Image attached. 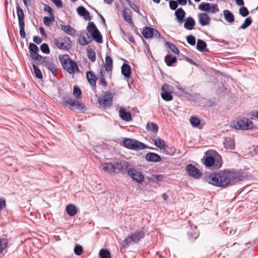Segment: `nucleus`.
<instances>
[{"label": "nucleus", "instance_id": "obj_43", "mask_svg": "<svg viewBox=\"0 0 258 258\" xmlns=\"http://www.w3.org/2000/svg\"><path fill=\"white\" fill-rule=\"evenodd\" d=\"M90 41L91 39H90V37L89 36L88 37V39H86V38L84 36L80 35L79 39V43L82 45H87L89 44Z\"/></svg>", "mask_w": 258, "mask_h": 258}, {"label": "nucleus", "instance_id": "obj_24", "mask_svg": "<svg viewBox=\"0 0 258 258\" xmlns=\"http://www.w3.org/2000/svg\"><path fill=\"white\" fill-rule=\"evenodd\" d=\"M19 25L25 24L24 14L22 9L18 5L16 8Z\"/></svg>", "mask_w": 258, "mask_h": 258}, {"label": "nucleus", "instance_id": "obj_42", "mask_svg": "<svg viewBox=\"0 0 258 258\" xmlns=\"http://www.w3.org/2000/svg\"><path fill=\"white\" fill-rule=\"evenodd\" d=\"M252 23V18L251 17H248L245 19L244 23L241 25L239 29H245L247 28L249 26L251 25Z\"/></svg>", "mask_w": 258, "mask_h": 258}, {"label": "nucleus", "instance_id": "obj_50", "mask_svg": "<svg viewBox=\"0 0 258 258\" xmlns=\"http://www.w3.org/2000/svg\"><path fill=\"white\" fill-rule=\"evenodd\" d=\"M190 123L194 126H197L200 123V120L196 117H191L190 119Z\"/></svg>", "mask_w": 258, "mask_h": 258}, {"label": "nucleus", "instance_id": "obj_40", "mask_svg": "<svg viewBox=\"0 0 258 258\" xmlns=\"http://www.w3.org/2000/svg\"><path fill=\"white\" fill-rule=\"evenodd\" d=\"M87 56L88 58L92 61H95L96 60V54L95 51L94 49L90 48L89 49H87Z\"/></svg>", "mask_w": 258, "mask_h": 258}, {"label": "nucleus", "instance_id": "obj_63", "mask_svg": "<svg viewBox=\"0 0 258 258\" xmlns=\"http://www.w3.org/2000/svg\"><path fill=\"white\" fill-rule=\"evenodd\" d=\"M134 11L137 13H140V10L138 6H137L136 4H134L133 6H131V7Z\"/></svg>", "mask_w": 258, "mask_h": 258}, {"label": "nucleus", "instance_id": "obj_37", "mask_svg": "<svg viewBox=\"0 0 258 258\" xmlns=\"http://www.w3.org/2000/svg\"><path fill=\"white\" fill-rule=\"evenodd\" d=\"M146 128L154 133H157L158 131V126L155 122H148L147 124Z\"/></svg>", "mask_w": 258, "mask_h": 258}, {"label": "nucleus", "instance_id": "obj_47", "mask_svg": "<svg viewBox=\"0 0 258 258\" xmlns=\"http://www.w3.org/2000/svg\"><path fill=\"white\" fill-rule=\"evenodd\" d=\"M104 70H101L100 72V78L99 81V84L104 87L107 86V83L105 81L104 76L103 75Z\"/></svg>", "mask_w": 258, "mask_h": 258}, {"label": "nucleus", "instance_id": "obj_53", "mask_svg": "<svg viewBox=\"0 0 258 258\" xmlns=\"http://www.w3.org/2000/svg\"><path fill=\"white\" fill-rule=\"evenodd\" d=\"M186 40L190 45H195L196 44V38L193 35H188L186 37Z\"/></svg>", "mask_w": 258, "mask_h": 258}, {"label": "nucleus", "instance_id": "obj_30", "mask_svg": "<svg viewBox=\"0 0 258 258\" xmlns=\"http://www.w3.org/2000/svg\"><path fill=\"white\" fill-rule=\"evenodd\" d=\"M43 66L46 67L53 74H54L57 70V66L55 63L47 60Z\"/></svg>", "mask_w": 258, "mask_h": 258}, {"label": "nucleus", "instance_id": "obj_49", "mask_svg": "<svg viewBox=\"0 0 258 258\" xmlns=\"http://www.w3.org/2000/svg\"><path fill=\"white\" fill-rule=\"evenodd\" d=\"M162 90L163 92L172 93L173 91V88L172 86L167 84H164L162 87Z\"/></svg>", "mask_w": 258, "mask_h": 258}, {"label": "nucleus", "instance_id": "obj_14", "mask_svg": "<svg viewBox=\"0 0 258 258\" xmlns=\"http://www.w3.org/2000/svg\"><path fill=\"white\" fill-rule=\"evenodd\" d=\"M145 159L148 162H158L161 160V157L156 153L149 152L146 155Z\"/></svg>", "mask_w": 258, "mask_h": 258}, {"label": "nucleus", "instance_id": "obj_13", "mask_svg": "<svg viewBox=\"0 0 258 258\" xmlns=\"http://www.w3.org/2000/svg\"><path fill=\"white\" fill-rule=\"evenodd\" d=\"M102 169L105 172L109 174L115 173V162L111 163H104L101 164Z\"/></svg>", "mask_w": 258, "mask_h": 258}, {"label": "nucleus", "instance_id": "obj_52", "mask_svg": "<svg viewBox=\"0 0 258 258\" xmlns=\"http://www.w3.org/2000/svg\"><path fill=\"white\" fill-rule=\"evenodd\" d=\"M73 94L77 98H80L81 96L82 92L81 89L77 86L74 87Z\"/></svg>", "mask_w": 258, "mask_h": 258}, {"label": "nucleus", "instance_id": "obj_12", "mask_svg": "<svg viewBox=\"0 0 258 258\" xmlns=\"http://www.w3.org/2000/svg\"><path fill=\"white\" fill-rule=\"evenodd\" d=\"M115 173H117L121 172L122 173L127 172L128 169V163L125 161H120L119 162H115Z\"/></svg>", "mask_w": 258, "mask_h": 258}, {"label": "nucleus", "instance_id": "obj_28", "mask_svg": "<svg viewBox=\"0 0 258 258\" xmlns=\"http://www.w3.org/2000/svg\"><path fill=\"white\" fill-rule=\"evenodd\" d=\"M66 212L70 216H75L77 213V209L76 207L73 204L68 205L66 207Z\"/></svg>", "mask_w": 258, "mask_h": 258}, {"label": "nucleus", "instance_id": "obj_41", "mask_svg": "<svg viewBox=\"0 0 258 258\" xmlns=\"http://www.w3.org/2000/svg\"><path fill=\"white\" fill-rule=\"evenodd\" d=\"M161 96L162 98L166 101H169L173 99V96L170 92H162Z\"/></svg>", "mask_w": 258, "mask_h": 258}, {"label": "nucleus", "instance_id": "obj_38", "mask_svg": "<svg viewBox=\"0 0 258 258\" xmlns=\"http://www.w3.org/2000/svg\"><path fill=\"white\" fill-rule=\"evenodd\" d=\"M211 4L207 3H202L199 6V9L201 11H204L210 13Z\"/></svg>", "mask_w": 258, "mask_h": 258}, {"label": "nucleus", "instance_id": "obj_8", "mask_svg": "<svg viewBox=\"0 0 258 258\" xmlns=\"http://www.w3.org/2000/svg\"><path fill=\"white\" fill-rule=\"evenodd\" d=\"M62 104L64 106H69L70 108H75L79 110L84 111L86 109L85 106L76 100H73L71 99H63L62 100Z\"/></svg>", "mask_w": 258, "mask_h": 258}, {"label": "nucleus", "instance_id": "obj_17", "mask_svg": "<svg viewBox=\"0 0 258 258\" xmlns=\"http://www.w3.org/2000/svg\"><path fill=\"white\" fill-rule=\"evenodd\" d=\"M119 115L122 119L126 121H130L132 119L131 113L126 112L123 107L120 108Z\"/></svg>", "mask_w": 258, "mask_h": 258}, {"label": "nucleus", "instance_id": "obj_10", "mask_svg": "<svg viewBox=\"0 0 258 258\" xmlns=\"http://www.w3.org/2000/svg\"><path fill=\"white\" fill-rule=\"evenodd\" d=\"M186 171L188 175L196 179H199L202 176L200 170L192 164L186 166Z\"/></svg>", "mask_w": 258, "mask_h": 258}, {"label": "nucleus", "instance_id": "obj_56", "mask_svg": "<svg viewBox=\"0 0 258 258\" xmlns=\"http://www.w3.org/2000/svg\"><path fill=\"white\" fill-rule=\"evenodd\" d=\"M178 6V3L177 1H170L169 2V7L172 10H175L176 9Z\"/></svg>", "mask_w": 258, "mask_h": 258}, {"label": "nucleus", "instance_id": "obj_32", "mask_svg": "<svg viewBox=\"0 0 258 258\" xmlns=\"http://www.w3.org/2000/svg\"><path fill=\"white\" fill-rule=\"evenodd\" d=\"M61 28L65 33L73 35L75 33V30L70 25H61Z\"/></svg>", "mask_w": 258, "mask_h": 258}, {"label": "nucleus", "instance_id": "obj_18", "mask_svg": "<svg viewBox=\"0 0 258 258\" xmlns=\"http://www.w3.org/2000/svg\"><path fill=\"white\" fill-rule=\"evenodd\" d=\"M86 77L88 81L90 83L92 87H96V81L97 78L96 76L93 74L92 72L88 71L86 73Z\"/></svg>", "mask_w": 258, "mask_h": 258}, {"label": "nucleus", "instance_id": "obj_64", "mask_svg": "<svg viewBox=\"0 0 258 258\" xmlns=\"http://www.w3.org/2000/svg\"><path fill=\"white\" fill-rule=\"evenodd\" d=\"M185 59L186 61H187V62H188L190 64H193V65H195V66L196 65V63L192 59H191V58H189L188 57L185 56Z\"/></svg>", "mask_w": 258, "mask_h": 258}, {"label": "nucleus", "instance_id": "obj_58", "mask_svg": "<svg viewBox=\"0 0 258 258\" xmlns=\"http://www.w3.org/2000/svg\"><path fill=\"white\" fill-rule=\"evenodd\" d=\"M219 11V10L217 4H213L212 6H211L210 13L215 14L217 12H218Z\"/></svg>", "mask_w": 258, "mask_h": 258}, {"label": "nucleus", "instance_id": "obj_20", "mask_svg": "<svg viewBox=\"0 0 258 258\" xmlns=\"http://www.w3.org/2000/svg\"><path fill=\"white\" fill-rule=\"evenodd\" d=\"M196 24V22L194 19L189 17L187 18L185 21L184 27L187 30H192L194 29V27Z\"/></svg>", "mask_w": 258, "mask_h": 258}, {"label": "nucleus", "instance_id": "obj_55", "mask_svg": "<svg viewBox=\"0 0 258 258\" xmlns=\"http://www.w3.org/2000/svg\"><path fill=\"white\" fill-rule=\"evenodd\" d=\"M188 237L190 240L196 239L198 237V234L196 231L188 232Z\"/></svg>", "mask_w": 258, "mask_h": 258}, {"label": "nucleus", "instance_id": "obj_4", "mask_svg": "<svg viewBox=\"0 0 258 258\" xmlns=\"http://www.w3.org/2000/svg\"><path fill=\"white\" fill-rule=\"evenodd\" d=\"M231 126L236 130L245 131L252 129L253 125L252 122L249 119L243 117L233 121Z\"/></svg>", "mask_w": 258, "mask_h": 258}, {"label": "nucleus", "instance_id": "obj_25", "mask_svg": "<svg viewBox=\"0 0 258 258\" xmlns=\"http://www.w3.org/2000/svg\"><path fill=\"white\" fill-rule=\"evenodd\" d=\"M153 140L156 146L161 149L166 150V152H168V150L167 149H166L167 146L166 145L165 142L164 140L158 138H155Z\"/></svg>", "mask_w": 258, "mask_h": 258}, {"label": "nucleus", "instance_id": "obj_5", "mask_svg": "<svg viewBox=\"0 0 258 258\" xmlns=\"http://www.w3.org/2000/svg\"><path fill=\"white\" fill-rule=\"evenodd\" d=\"M123 144L125 147L132 150H139L149 148L144 143L132 139H124Z\"/></svg>", "mask_w": 258, "mask_h": 258}, {"label": "nucleus", "instance_id": "obj_33", "mask_svg": "<svg viewBox=\"0 0 258 258\" xmlns=\"http://www.w3.org/2000/svg\"><path fill=\"white\" fill-rule=\"evenodd\" d=\"M206 43L201 39H198L197 43V48L201 52H204L206 51V48L207 47Z\"/></svg>", "mask_w": 258, "mask_h": 258}, {"label": "nucleus", "instance_id": "obj_15", "mask_svg": "<svg viewBox=\"0 0 258 258\" xmlns=\"http://www.w3.org/2000/svg\"><path fill=\"white\" fill-rule=\"evenodd\" d=\"M122 16L124 20L129 24L133 23L132 13L129 8H125L122 11Z\"/></svg>", "mask_w": 258, "mask_h": 258}, {"label": "nucleus", "instance_id": "obj_7", "mask_svg": "<svg viewBox=\"0 0 258 258\" xmlns=\"http://www.w3.org/2000/svg\"><path fill=\"white\" fill-rule=\"evenodd\" d=\"M53 42L54 45L60 49L68 50L71 47V42L67 37L55 38Z\"/></svg>", "mask_w": 258, "mask_h": 258}, {"label": "nucleus", "instance_id": "obj_31", "mask_svg": "<svg viewBox=\"0 0 258 258\" xmlns=\"http://www.w3.org/2000/svg\"><path fill=\"white\" fill-rule=\"evenodd\" d=\"M215 163V158L213 157L210 156L206 157L203 163L207 167H211L214 165Z\"/></svg>", "mask_w": 258, "mask_h": 258}, {"label": "nucleus", "instance_id": "obj_27", "mask_svg": "<svg viewBox=\"0 0 258 258\" xmlns=\"http://www.w3.org/2000/svg\"><path fill=\"white\" fill-rule=\"evenodd\" d=\"M224 147L227 149L233 150L235 148L234 141L231 138H227L224 141Z\"/></svg>", "mask_w": 258, "mask_h": 258}, {"label": "nucleus", "instance_id": "obj_11", "mask_svg": "<svg viewBox=\"0 0 258 258\" xmlns=\"http://www.w3.org/2000/svg\"><path fill=\"white\" fill-rule=\"evenodd\" d=\"M127 173L130 176L138 182H141L143 181L144 176L140 171H137L133 168H129Z\"/></svg>", "mask_w": 258, "mask_h": 258}, {"label": "nucleus", "instance_id": "obj_57", "mask_svg": "<svg viewBox=\"0 0 258 258\" xmlns=\"http://www.w3.org/2000/svg\"><path fill=\"white\" fill-rule=\"evenodd\" d=\"M20 27V34L22 38H25L26 35L24 31L25 24L19 25Z\"/></svg>", "mask_w": 258, "mask_h": 258}, {"label": "nucleus", "instance_id": "obj_39", "mask_svg": "<svg viewBox=\"0 0 258 258\" xmlns=\"http://www.w3.org/2000/svg\"><path fill=\"white\" fill-rule=\"evenodd\" d=\"M99 255L101 258H111L110 251L105 249H102L100 250Z\"/></svg>", "mask_w": 258, "mask_h": 258}, {"label": "nucleus", "instance_id": "obj_19", "mask_svg": "<svg viewBox=\"0 0 258 258\" xmlns=\"http://www.w3.org/2000/svg\"><path fill=\"white\" fill-rule=\"evenodd\" d=\"M223 16L225 20L230 23L232 24L234 21V17L232 13L228 10H225L223 12Z\"/></svg>", "mask_w": 258, "mask_h": 258}, {"label": "nucleus", "instance_id": "obj_34", "mask_svg": "<svg viewBox=\"0 0 258 258\" xmlns=\"http://www.w3.org/2000/svg\"><path fill=\"white\" fill-rule=\"evenodd\" d=\"M8 245V239L7 238H0V254L3 253V252L7 248Z\"/></svg>", "mask_w": 258, "mask_h": 258}, {"label": "nucleus", "instance_id": "obj_9", "mask_svg": "<svg viewBox=\"0 0 258 258\" xmlns=\"http://www.w3.org/2000/svg\"><path fill=\"white\" fill-rule=\"evenodd\" d=\"M112 97L109 91L105 93L98 98L99 105L104 108L109 107L112 105Z\"/></svg>", "mask_w": 258, "mask_h": 258}, {"label": "nucleus", "instance_id": "obj_51", "mask_svg": "<svg viewBox=\"0 0 258 258\" xmlns=\"http://www.w3.org/2000/svg\"><path fill=\"white\" fill-rule=\"evenodd\" d=\"M87 10L83 6H80L77 8V12L81 16H84Z\"/></svg>", "mask_w": 258, "mask_h": 258}, {"label": "nucleus", "instance_id": "obj_44", "mask_svg": "<svg viewBox=\"0 0 258 258\" xmlns=\"http://www.w3.org/2000/svg\"><path fill=\"white\" fill-rule=\"evenodd\" d=\"M165 45L168 47L173 52H174L175 54H178L179 52V51L177 47L173 44L169 42H166L165 43Z\"/></svg>", "mask_w": 258, "mask_h": 258}, {"label": "nucleus", "instance_id": "obj_54", "mask_svg": "<svg viewBox=\"0 0 258 258\" xmlns=\"http://www.w3.org/2000/svg\"><path fill=\"white\" fill-rule=\"evenodd\" d=\"M74 252L78 255H81L83 252V247L81 245H76L74 248Z\"/></svg>", "mask_w": 258, "mask_h": 258}, {"label": "nucleus", "instance_id": "obj_36", "mask_svg": "<svg viewBox=\"0 0 258 258\" xmlns=\"http://www.w3.org/2000/svg\"><path fill=\"white\" fill-rule=\"evenodd\" d=\"M176 61V57L175 56L172 57L170 54H168L165 57V61L168 66H171Z\"/></svg>", "mask_w": 258, "mask_h": 258}, {"label": "nucleus", "instance_id": "obj_29", "mask_svg": "<svg viewBox=\"0 0 258 258\" xmlns=\"http://www.w3.org/2000/svg\"><path fill=\"white\" fill-rule=\"evenodd\" d=\"M113 60L110 56H106L105 57V71L108 72H111L112 70Z\"/></svg>", "mask_w": 258, "mask_h": 258}, {"label": "nucleus", "instance_id": "obj_35", "mask_svg": "<svg viewBox=\"0 0 258 258\" xmlns=\"http://www.w3.org/2000/svg\"><path fill=\"white\" fill-rule=\"evenodd\" d=\"M29 49L31 57L38 53L39 48L38 46L33 43L29 44Z\"/></svg>", "mask_w": 258, "mask_h": 258}, {"label": "nucleus", "instance_id": "obj_6", "mask_svg": "<svg viewBox=\"0 0 258 258\" xmlns=\"http://www.w3.org/2000/svg\"><path fill=\"white\" fill-rule=\"evenodd\" d=\"M87 30L88 33L92 36V38L97 43H101L102 42V35L97 28V27L94 22H90L88 23Z\"/></svg>", "mask_w": 258, "mask_h": 258}, {"label": "nucleus", "instance_id": "obj_26", "mask_svg": "<svg viewBox=\"0 0 258 258\" xmlns=\"http://www.w3.org/2000/svg\"><path fill=\"white\" fill-rule=\"evenodd\" d=\"M131 67L127 63H124L121 67V73L126 78H128L131 75Z\"/></svg>", "mask_w": 258, "mask_h": 258}, {"label": "nucleus", "instance_id": "obj_3", "mask_svg": "<svg viewBox=\"0 0 258 258\" xmlns=\"http://www.w3.org/2000/svg\"><path fill=\"white\" fill-rule=\"evenodd\" d=\"M145 232L143 230H136L135 232L129 235L125 238L123 242L122 246L124 247H126L132 243H138L142 239L145 237Z\"/></svg>", "mask_w": 258, "mask_h": 258}, {"label": "nucleus", "instance_id": "obj_60", "mask_svg": "<svg viewBox=\"0 0 258 258\" xmlns=\"http://www.w3.org/2000/svg\"><path fill=\"white\" fill-rule=\"evenodd\" d=\"M57 8H61L63 6L62 2L61 0H51Z\"/></svg>", "mask_w": 258, "mask_h": 258}, {"label": "nucleus", "instance_id": "obj_61", "mask_svg": "<svg viewBox=\"0 0 258 258\" xmlns=\"http://www.w3.org/2000/svg\"><path fill=\"white\" fill-rule=\"evenodd\" d=\"M6 200L3 198H0V212L6 207Z\"/></svg>", "mask_w": 258, "mask_h": 258}, {"label": "nucleus", "instance_id": "obj_21", "mask_svg": "<svg viewBox=\"0 0 258 258\" xmlns=\"http://www.w3.org/2000/svg\"><path fill=\"white\" fill-rule=\"evenodd\" d=\"M175 15L178 22L179 23H182L185 17V13L182 8H180L176 10L175 12Z\"/></svg>", "mask_w": 258, "mask_h": 258}, {"label": "nucleus", "instance_id": "obj_22", "mask_svg": "<svg viewBox=\"0 0 258 258\" xmlns=\"http://www.w3.org/2000/svg\"><path fill=\"white\" fill-rule=\"evenodd\" d=\"M31 58L35 60V62L38 65L44 66L47 61L46 57H42L38 53L31 56Z\"/></svg>", "mask_w": 258, "mask_h": 258}, {"label": "nucleus", "instance_id": "obj_16", "mask_svg": "<svg viewBox=\"0 0 258 258\" xmlns=\"http://www.w3.org/2000/svg\"><path fill=\"white\" fill-rule=\"evenodd\" d=\"M199 22L202 26L209 25L210 18L206 13H201L199 15Z\"/></svg>", "mask_w": 258, "mask_h": 258}, {"label": "nucleus", "instance_id": "obj_59", "mask_svg": "<svg viewBox=\"0 0 258 258\" xmlns=\"http://www.w3.org/2000/svg\"><path fill=\"white\" fill-rule=\"evenodd\" d=\"M44 24L46 26H50L51 24V20L48 17H44L43 18Z\"/></svg>", "mask_w": 258, "mask_h": 258}, {"label": "nucleus", "instance_id": "obj_45", "mask_svg": "<svg viewBox=\"0 0 258 258\" xmlns=\"http://www.w3.org/2000/svg\"><path fill=\"white\" fill-rule=\"evenodd\" d=\"M32 67L34 69L35 76L38 79H41L43 78V76L40 69H38L34 64L32 65Z\"/></svg>", "mask_w": 258, "mask_h": 258}, {"label": "nucleus", "instance_id": "obj_2", "mask_svg": "<svg viewBox=\"0 0 258 258\" xmlns=\"http://www.w3.org/2000/svg\"><path fill=\"white\" fill-rule=\"evenodd\" d=\"M59 60L64 69L70 74L79 71L77 63L73 61L68 55H63L59 56Z\"/></svg>", "mask_w": 258, "mask_h": 258}, {"label": "nucleus", "instance_id": "obj_23", "mask_svg": "<svg viewBox=\"0 0 258 258\" xmlns=\"http://www.w3.org/2000/svg\"><path fill=\"white\" fill-rule=\"evenodd\" d=\"M154 29L149 27H146L143 30L142 34L146 39L152 38L154 36Z\"/></svg>", "mask_w": 258, "mask_h": 258}, {"label": "nucleus", "instance_id": "obj_48", "mask_svg": "<svg viewBox=\"0 0 258 258\" xmlns=\"http://www.w3.org/2000/svg\"><path fill=\"white\" fill-rule=\"evenodd\" d=\"M40 49L44 53L48 54L50 52L49 46L46 43L42 44L40 46Z\"/></svg>", "mask_w": 258, "mask_h": 258}, {"label": "nucleus", "instance_id": "obj_46", "mask_svg": "<svg viewBox=\"0 0 258 258\" xmlns=\"http://www.w3.org/2000/svg\"><path fill=\"white\" fill-rule=\"evenodd\" d=\"M239 14L243 17H246L249 14V11L245 7H241L239 10Z\"/></svg>", "mask_w": 258, "mask_h": 258}, {"label": "nucleus", "instance_id": "obj_1", "mask_svg": "<svg viewBox=\"0 0 258 258\" xmlns=\"http://www.w3.org/2000/svg\"><path fill=\"white\" fill-rule=\"evenodd\" d=\"M241 180L238 173L229 170H221L218 173H212L206 176L207 181L215 186L225 187L232 185L236 182Z\"/></svg>", "mask_w": 258, "mask_h": 258}, {"label": "nucleus", "instance_id": "obj_62", "mask_svg": "<svg viewBox=\"0 0 258 258\" xmlns=\"http://www.w3.org/2000/svg\"><path fill=\"white\" fill-rule=\"evenodd\" d=\"M42 39L38 36H34L33 37V41L36 44H40L42 42Z\"/></svg>", "mask_w": 258, "mask_h": 258}]
</instances>
